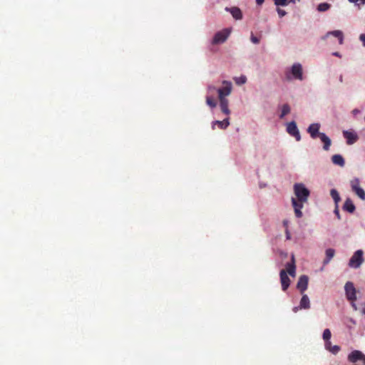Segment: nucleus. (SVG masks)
<instances>
[{
  "label": "nucleus",
  "mask_w": 365,
  "mask_h": 365,
  "mask_svg": "<svg viewBox=\"0 0 365 365\" xmlns=\"http://www.w3.org/2000/svg\"><path fill=\"white\" fill-rule=\"evenodd\" d=\"M292 73L294 78L302 80L303 74L302 65L300 63H294L292 67Z\"/></svg>",
  "instance_id": "ddd939ff"
},
{
  "label": "nucleus",
  "mask_w": 365,
  "mask_h": 365,
  "mask_svg": "<svg viewBox=\"0 0 365 365\" xmlns=\"http://www.w3.org/2000/svg\"><path fill=\"white\" fill-rule=\"evenodd\" d=\"M330 195L333 198L336 205H338L339 202L341 200L339 192L335 189H331L330 191Z\"/></svg>",
  "instance_id": "5701e85b"
},
{
  "label": "nucleus",
  "mask_w": 365,
  "mask_h": 365,
  "mask_svg": "<svg viewBox=\"0 0 365 365\" xmlns=\"http://www.w3.org/2000/svg\"><path fill=\"white\" fill-rule=\"evenodd\" d=\"M220 101V107L223 113L225 115H230V110L229 109L228 105L229 101L227 98H219Z\"/></svg>",
  "instance_id": "f3484780"
},
{
  "label": "nucleus",
  "mask_w": 365,
  "mask_h": 365,
  "mask_svg": "<svg viewBox=\"0 0 365 365\" xmlns=\"http://www.w3.org/2000/svg\"><path fill=\"white\" fill-rule=\"evenodd\" d=\"M331 5L328 3H321L317 6V10L319 12H324L329 9Z\"/></svg>",
  "instance_id": "393cba45"
},
{
  "label": "nucleus",
  "mask_w": 365,
  "mask_h": 365,
  "mask_svg": "<svg viewBox=\"0 0 365 365\" xmlns=\"http://www.w3.org/2000/svg\"><path fill=\"white\" fill-rule=\"evenodd\" d=\"M335 250L332 248H329L326 250V258L324 259V264H328L330 260L334 257Z\"/></svg>",
  "instance_id": "4be33fe9"
},
{
  "label": "nucleus",
  "mask_w": 365,
  "mask_h": 365,
  "mask_svg": "<svg viewBox=\"0 0 365 365\" xmlns=\"http://www.w3.org/2000/svg\"><path fill=\"white\" fill-rule=\"evenodd\" d=\"M339 80L341 83L343 82V76L342 75H340L339 78Z\"/></svg>",
  "instance_id": "37998d69"
},
{
  "label": "nucleus",
  "mask_w": 365,
  "mask_h": 365,
  "mask_svg": "<svg viewBox=\"0 0 365 365\" xmlns=\"http://www.w3.org/2000/svg\"><path fill=\"white\" fill-rule=\"evenodd\" d=\"M351 3H356L358 1V0H349Z\"/></svg>",
  "instance_id": "c03bdc74"
},
{
  "label": "nucleus",
  "mask_w": 365,
  "mask_h": 365,
  "mask_svg": "<svg viewBox=\"0 0 365 365\" xmlns=\"http://www.w3.org/2000/svg\"><path fill=\"white\" fill-rule=\"evenodd\" d=\"M334 212L336 215L337 218L339 220H340L341 219V216H340V214H339V210L338 205H336Z\"/></svg>",
  "instance_id": "72a5a7b5"
},
{
  "label": "nucleus",
  "mask_w": 365,
  "mask_h": 365,
  "mask_svg": "<svg viewBox=\"0 0 365 365\" xmlns=\"http://www.w3.org/2000/svg\"><path fill=\"white\" fill-rule=\"evenodd\" d=\"M291 108L288 104H284L282 107V112L279 115L280 118H283L286 115L290 113Z\"/></svg>",
  "instance_id": "b1692460"
},
{
  "label": "nucleus",
  "mask_w": 365,
  "mask_h": 365,
  "mask_svg": "<svg viewBox=\"0 0 365 365\" xmlns=\"http://www.w3.org/2000/svg\"><path fill=\"white\" fill-rule=\"evenodd\" d=\"M343 209L350 213H353L355 211V205L351 199L347 198L344 204Z\"/></svg>",
  "instance_id": "6ab92c4d"
},
{
  "label": "nucleus",
  "mask_w": 365,
  "mask_h": 365,
  "mask_svg": "<svg viewBox=\"0 0 365 365\" xmlns=\"http://www.w3.org/2000/svg\"><path fill=\"white\" fill-rule=\"evenodd\" d=\"M332 55H333V56H334L341 57L340 53H339V52H337V51L334 52V53H332Z\"/></svg>",
  "instance_id": "58836bf2"
},
{
  "label": "nucleus",
  "mask_w": 365,
  "mask_h": 365,
  "mask_svg": "<svg viewBox=\"0 0 365 365\" xmlns=\"http://www.w3.org/2000/svg\"><path fill=\"white\" fill-rule=\"evenodd\" d=\"M264 0H256V3L258 4V5H261L262 4V3L264 2Z\"/></svg>",
  "instance_id": "ea45409f"
},
{
  "label": "nucleus",
  "mask_w": 365,
  "mask_h": 365,
  "mask_svg": "<svg viewBox=\"0 0 365 365\" xmlns=\"http://www.w3.org/2000/svg\"><path fill=\"white\" fill-rule=\"evenodd\" d=\"M300 309H309L310 307V302L308 296L307 294H304L300 300L299 304Z\"/></svg>",
  "instance_id": "aec40b11"
},
{
  "label": "nucleus",
  "mask_w": 365,
  "mask_h": 365,
  "mask_svg": "<svg viewBox=\"0 0 365 365\" xmlns=\"http://www.w3.org/2000/svg\"><path fill=\"white\" fill-rule=\"evenodd\" d=\"M309 278L307 275H302L297 282V287L300 291L301 293H303L307 289L308 286Z\"/></svg>",
  "instance_id": "f8f14e48"
},
{
  "label": "nucleus",
  "mask_w": 365,
  "mask_h": 365,
  "mask_svg": "<svg viewBox=\"0 0 365 365\" xmlns=\"http://www.w3.org/2000/svg\"><path fill=\"white\" fill-rule=\"evenodd\" d=\"M251 41L253 43H255V44H257L259 43V38L257 36H255L253 35L251 36Z\"/></svg>",
  "instance_id": "7c9ffc66"
},
{
  "label": "nucleus",
  "mask_w": 365,
  "mask_h": 365,
  "mask_svg": "<svg viewBox=\"0 0 365 365\" xmlns=\"http://www.w3.org/2000/svg\"><path fill=\"white\" fill-rule=\"evenodd\" d=\"M294 192L296 198H292V204L294 209V213L297 217H302L301 210L304 206V203L307 202L310 192L302 183H296L294 185Z\"/></svg>",
  "instance_id": "f257e3e1"
},
{
  "label": "nucleus",
  "mask_w": 365,
  "mask_h": 365,
  "mask_svg": "<svg viewBox=\"0 0 365 365\" xmlns=\"http://www.w3.org/2000/svg\"><path fill=\"white\" fill-rule=\"evenodd\" d=\"M346 299L351 302L352 307L356 310L355 301L356 300V290L351 282H347L344 286Z\"/></svg>",
  "instance_id": "7ed1b4c3"
},
{
  "label": "nucleus",
  "mask_w": 365,
  "mask_h": 365,
  "mask_svg": "<svg viewBox=\"0 0 365 365\" xmlns=\"http://www.w3.org/2000/svg\"><path fill=\"white\" fill-rule=\"evenodd\" d=\"M361 1H363V3H365V0H361Z\"/></svg>",
  "instance_id": "a18cd8bd"
},
{
  "label": "nucleus",
  "mask_w": 365,
  "mask_h": 365,
  "mask_svg": "<svg viewBox=\"0 0 365 365\" xmlns=\"http://www.w3.org/2000/svg\"><path fill=\"white\" fill-rule=\"evenodd\" d=\"M285 233H286V237L287 240H290L291 239V234L290 232H289V230L288 229H286L285 230Z\"/></svg>",
  "instance_id": "e433bc0d"
},
{
  "label": "nucleus",
  "mask_w": 365,
  "mask_h": 365,
  "mask_svg": "<svg viewBox=\"0 0 365 365\" xmlns=\"http://www.w3.org/2000/svg\"><path fill=\"white\" fill-rule=\"evenodd\" d=\"M287 273H289L291 276H295L296 266H295V259L294 255H292L291 262L287 263L286 269H284Z\"/></svg>",
  "instance_id": "2eb2a0df"
},
{
  "label": "nucleus",
  "mask_w": 365,
  "mask_h": 365,
  "mask_svg": "<svg viewBox=\"0 0 365 365\" xmlns=\"http://www.w3.org/2000/svg\"><path fill=\"white\" fill-rule=\"evenodd\" d=\"M340 347L337 345L331 346V347L329 349V351L334 354H336L340 351Z\"/></svg>",
  "instance_id": "c85d7f7f"
},
{
  "label": "nucleus",
  "mask_w": 365,
  "mask_h": 365,
  "mask_svg": "<svg viewBox=\"0 0 365 365\" xmlns=\"http://www.w3.org/2000/svg\"><path fill=\"white\" fill-rule=\"evenodd\" d=\"M277 13L279 16V17H283L286 15V11L283 9H277Z\"/></svg>",
  "instance_id": "473e14b6"
},
{
  "label": "nucleus",
  "mask_w": 365,
  "mask_h": 365,
  "mask_svg": "<svg viewBox=\"0 0 365 365\" xmlns=\"http://www.w3.org/2000/svg\"><path fill=\"white\" fill-rule=\"evenodd\" d=\"M215 89L216 88H215V87L214 86H211V85L208 86V87H207V92L209 93H210L213 92Z\"/></svg>",
  "instance_id": "f704fd0d"
},
{
  "label": "nucleus",
  "mask_w": 365,
  "mask_h": 365,
  "mask_svg": "<svg viewBox=\"0 0 365 365\" xmlns=\"http://www.w3.org/2000/svg\"><path fill=\"white\" fill-rule=\"evenodd\" d=\"M288 224H289L288 220H284L283 221V225H284V226L285 227V230H286V229H288Z\"/></svg>",
  "instance_id": "4c0bfd02"
},
{
  "label": "nucleus",
  "mask_w": 365,
  "mask_h": 365,
  "mask_svg": "<svg viewBox=\"0 0 365 365\" xmlns=\"http://www.w3.org/2000/svg\"><path fill=\"white\" fill-rule=\"evenodd\" d=\"M343 135L346 138V143L348 145L354 144L359 139L357 134L356 133L351 132V131L344 130L343 132Z\"/></svg>",
  "instance_id": "9d476101"
},
{
  "label": "nucleus",
  "mask_w": 365,
  "mask_h": 365,
  "mask_svg": "<svg viewBox=\"0 0 365 365\" xmlns=\"http://www.w3.org/2000/svg\"><path fill=\"white\" fill-rule=\"evenodd\" d=\"M274 4L277 6H286L287 2H285V0H274Z\"/></svg>",
  "instance_id": "c756f323"
},
{
  "label": "nucleus",
  "mask_w": 365,
  "mask_h": 365,
  "mask_svg": "<svg viewBox=\"0 0 365 365\" xmlns=\"http://www.w3.org/2000/svg\"><path fill=\"white\" fill-rule=\"evenodd\" d=\"M280 281L282 284V288L283 291H286L290 284V279L287 276V274L284 269L280 271Z\"/></svg>",
  "instance_id": "9b49d317"
},
{
  "label": "nucleus",
  "mask_w": 365,
  "mask_h": 365,
  "mask_svg": "<svg viewBox=\"0 0 365 365\" xmlns=\"http://www.w3.org/2000/svg\"><path fill=\"white\" fill-rule=\"evenodd\" d=\"M230 34V30L228 29H224L222 31H218L215 34L212 38V44H219L224 43L227 38H228Z\"/></svg>",
  "instance_id": "0eeeda50"
},
{
  "label": "nucleus",
  "mask_w": 365,
  "mask_h": 365,
  "mask_svg": "<svg viewBox=\"0 0 365 365\" xmlns=\"http://www.w3.org/2000/svg\"><path fill=\"white\" fill-rule=\"evenodd\" d=\"M348 359L353 363L362 360L365 364V356L360 351L355 350L351 351L348 356Z\"/></svg>",
  "instance_id": "1a4fd4ad"
},
{
  "label": "nucleus",
  "mask_w": 365,
  "mask_h": 365,
  "mask_svg": "<svg viewBox=\"0 0 365 365\" xmlns=\"http://www.w3.org/2000/svg\"><path fill=\"white\" fill-rule=\"evenodd\" d=\"M299 308V307H294L292 310L294 312H297Z\"/></svg>",
  "instance_id": "a19ab883"
},
{
  "label": "nucleus",
  "mask_w": 365,
  "mask_h": 365,
  "mask_svg": "<svg viewBox=\"0 0 365 365\" xmlns=\"http://www.w3.org/2000/svg\"><path fill=\"white\" fill-rule=\"evenodd\" d=\"M285 2H287V5L289 4V3H294V0H285Z\"/></svg>",
  "instance_id": "79ce46f5"
},
{
  "label": "nucleus",
  "mask_w": 365,
  "mask_h": 365,
  "mask_svg": "<svg viewBox=\"0 0 365 365\" xmlns=\"http://www.w3.org/2000/svg\"><path fill=\"white\" fill-rule=\"evenodd\" d=\"M232 89V85L230 81H222V87L220 88H218L217 90L218 93V98H226L227 96H228Z\"/></svg>",
  "instance_id": "39448f33"
},
{
  "label": "nucleus",
  "mask_w": 365,
  "mask_h": 365,
  "mask_svg": "<svg viewBox=\"0 0 365 365\" xmlns=\"http://www.w3.org/2000/svg\"><path fill=\"white\" fill-rule=\"evenodd\" d=\"M217 125L219 128L225 130L230 125L229 118L224 119L223 120H215L212 122V129H215V126Z\"/></svg>",
  "instance_id": "a211bd4d"
},
{
  "label": "nucleus",
  "mask_w": 365,
  "mask_h": 365,
  "mask_svg": "<svg viewBox=\"0 0 365 365\" xmlns=\"http://www.w3.org/2000/svg\"><path fill=\"white\" fill-rule=\"evenodd\" d=\"M206 103L210 107V108H215L217 106L216 101L211 96H206Z\"/></svg>",
  "instance_id": "a878e982"
},
{
  "label": "nucleus",
  "mask_w": 365,
  "mask_h": 365,
  "mask_svg": "<svg viewBox=\"0 0 365 365\" xmlns=\"http://www.w3.org/2000/svg\"><path fill=\"white\" fill-rule=\"evenodd\" d=\"M332 163L335 165L343 167L345 164L344 159L341 155H334L331 158Z\"/></svg>",
  "instance_id": "412c9836"
},
{
  "label": "nucleus",
  "mask_w": 365,
  "mask_h": 365,
  "mask_svg": "<svg viewBox=\"0 0 365 365\" xmlns=\"http://www.w3.org/2000/svg\"><path fill=\"white\" fill-rule=\"evenodd\" d=\"M323 339L324 341L330 340L331 337V331L329 329H325L323 332L322 335Z\"/></svg>",
  "instance_id": "bb28decb"
},
{
  "label": "nucleus",
  "mask_w": 365,
  "mask_h": 365,
  "mask_svg": "<svg viewBox=\"0 0 365 365\" xmlns=\"http://www.w3.org/2000/svg\"><path fill=\"white\" fill-rule=\"evenodd\" d=\"M351 187L353 192L362 200H365V191L360 187V182L358 178L351 181Z\"/></svg>",
  "instance_id": "423d86ee"
},
{
  "label": "nucleus",
  "mask_w": 365,
  "mask_h": 365,
  "mask_svg": "<svg viewBox=\"0 0 365 365\" xmlns=\"http://www.w3.org/2000/svg\"><path fill=\"white\" fill-rule=\"evenodd\" d=\"M225 10L227 11L230 12L232 16H233V18L235 19L236 20H240L242 19V11L238 7H235V6L231 7V8L226 7Z\"/></svg>",
  "instance_id": "dca6fc26"
},
{
  "label": "nucleus",
  "mask_w": 365,
  "mask_h": 365,
  "mask_svg": "<svg viewBox=\"0 0 365 365\" xmlns=\"http://www.w3.org/2000/svg\"><path fill=\"white\" fill-rule=\"evenodd\" d=\"M235 81L237 85H242L246 83L247 78L245 76H242L239 78H235Z\"/></svg>",
  "instance_id": "cd10ccee"
},
{
  "label": "nucleus",
  "mask_w": 365,
  "mask_h": 365,
  "mask_svg": "<svg viewBox=\"0 0 365 365\" xmlns=\"http://www.w3.org/2000/svg\"><path fill=\"white\" fill-rule=\"evenodd\" d=\"M287 132L292 136L294 137L297 141L301 140V135L294 121L289 123L287 125Z\"/></svg>",
  "instance_id": "6e6552de"
},
{
  "label": "nucleus",
  "mask_w": 365,
  "mask_h": 365,
  "mask_svg": "<svg viewBox=\"0 0 365 365\" xmlns=\"http://www.w3.org/2000/svg\"><path fill=\"white\" fill-rule=\"evenodd\" d=\"M319 128L320 125L319 123H312L308 127L307 132L313 139L319 137L321 140L324 143V149L328 150L331 145V140L324 133H319Z\"/></svg>",
  "instance_id": "f03ea898"
},
{
  "label": "nucleus",
  "mask_w": 365,
  "mask_h": 365,
  "mask_svg": "<svg viewBox=\"0 0 365 365\" xmlns=\"http://www.w3.org/2000/svg\"><path fill=\"white\" fill-rule=\"evenodd\" d=\"M330 35L337 38L339 39V44H343L344 43V34L343 32L339 30L329 31L324 36L322 37L323 40H325Z\"/></svg>",
  "instance_id": "4468645a"
},
{
  "label": "nucleus",
  "mask_w": 365,
  "mask_h": 365,
  "mask_svg": "<svg viewBox=\"0 0 365 365\" xmlns=\"http://www.w3.org/2000/svg\"><path fill=\"white\" fill-rule=\"evenodd\" d=\"M364 262L363 251L361 250L354 252L349 262V265L353 268H358Z\"/></svg>",
  "instance_id": "20e7f679"
},
{
  "label": "nucleus",
  "mask_w": 365,
  "mask_h": 365,
  "mask_svg": "<svg viewBox=\"0 0 365 365\" xmlns=\"http://www.w3.org/2000/svg\"><path fill=\"white\" fill-rule=\"evenodd\" d=\"M359 39L361 41L363 45L365 46V34H362L359 36Z\"/></svg>",
  "instance_id": "c9c22d12"
},
{
  "label": "nucleus",
  "mask_w": 365,
  "mask_h": 365,
  "mask_svg": "<svg viewBox=\"0 0 365 365\" xmlns=\"http://www.w3.org/2000/svg\"><path fill=\"white\" fill-rule=\"evenodd\" d=\"M324 346H325V349L327 350H329V349L331 347V342L330 340H328V341H324Z\"/></svg>",
  "instance_id": "2f4dec72"
}]
</instances>
